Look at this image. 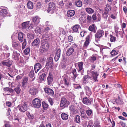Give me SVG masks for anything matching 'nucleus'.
I'll return each instance as SVG.
<instances>
[{
	"label": "nucleus",
	"instance_id": "obj_1",
	"mask_svg": "<svg viewBox=\"0 0 127 127\" xmlns=\"http://www.w3.org/2000/svg\"><path fill=\"white\" fill-rule=\"evenodd\" d=\"M56 7V5L55 3L53 2H50L48 5L47 11L49 14H52L54 12Z\"/></svg>",
	"mask_w": 127,
	"mask_h": 127
},
{
	"label": "nucleus",
	"instance_id": "obj_2",
	"mask_svg": "<svg viewBox=\"0 0 127 127\" xmlns=\"http://www.w3.org/2000/svg\"><path fill=\"white\" fill-rule=\"evenodd\" d=\"M53 66V60L51 57H49L45 65V68L47 69H51Z\"/></svg>",
	"mask_w": 127,
	"mask_h": 127
},
{
	"label": "nucleus",
	"instance_id": "obj_3",
	"mask_svg": "<svg viewBox=\"0 0 127 127\" xmlns=\"http://www.w3.org/2000/svg\"><path fill=\"white\" fill-rule=\"evenodd\" d=\"M33 106L35 108H39L41 106V101L38 98H35L32 101Z\"/></svg>",
	"mask_w": 127,
	"mask_h": 127
},
{
	"label": "nucleus",
	"instance_id": "obj_4",
	"mask_svg": "<svg viewBox=\"0 0 127 127\" xmlns=\"http://www.w3.org/2000/svg\"><path fill=\"white\" fill-rule=\"evenodd\" d=\"M28 105L26 102L22 104L19 108V110L21 112H24L27 110L28 108Z\"/></svg>",
	"mask_w": 127,
	"mask_h": 127
},
{
	"label": "nucleus",
	"instance_id": "obj_5",
	"mask_svg": "<svg viewBox=\"0 0 127 127\" xmlns=\"http://www.w3.org/2000/svg\"><path fill=\"white\" fill-rule=\"evenodd\" d=\"M69 103V101H67L65 98L64 97L61 100L60 106L61 107H62L63 108L67 107L68 106Z\"/></svg>",
	"mask_w": 127,
	"mask_h": 127
},
{
	"label": "nucleus",
	"instance_id": "obj_6",
	"mask_svg": "<svg viewBox=\"0 0 127 127\" xmlns=\"http://www.w3.org/2000/svg\"><path fill=\"white\" fill-rule=\"evenodd\" d=\"M104 34V31L103 30H97L95 35V38L99 39L102 37Z\"/></svg>",
	"mask_w": 127,
	"mask_h": 127
},
{
	"label": "nucleus",
	"instance_id": "obj_7",
	"mask_svg": "<svg viewBox=\"0 0 127 127\" xmlns=\"http://www.w3.org/2000/svg\"><path fill=\"white\" fill-rule=\"evenodd\" d=\"M53 79V75L52 73L49 72L47 79V84L48 85L51 86L52 85Z\"/></svg>",
	"mask_w": 127,
	"mask_h": 127
},
{
	"label": "nucleus",
	"instance_id": "obj_8",
	"mask_svg": "<svg viewBox=\"0 0 127 127\" xmlns=\"http://www.w3.org/2000/svg\"><path fill=\"white\" fill-rule=\"evenodd\" d=\"M41 44L42 47L44 49L47 50L49 48V44L47 41L42 40Z\"/></svg>",
	"mask_w": 127,
	"mask_h": 127
},
{
	"label": "nucleus",
	"instance_id": "obj_9",
	"mask_svg": "<svg viewBox=\"0 0 127 127\" xmlns=\"http://www.w3.org/2000/svg\"><path fill=\"white\" fill-rule=\"evenodd\" d=\"M78 66V72H80L81 75H83L84 69L83 67V62H80L77 63Z\"/></svg>",
	"mask_w": 127,
	"mask_h": 127
},
{
	"label": "nucleus",
	"instance_id": "obj_10",
	"mask_svg": "<svg viewBox=\"0 0 127 127\" xmlns=\"http://www.w3.org/2000/svg\"><path fill=\"white\" fill-rule=\"evenodd\" d=\"M40 45V40L38 38H36L34 39L32 43V45L34 47H38Z\"/></svg>",
	"mask_w": 127,
	"mask_h": 127
},
{
	"label": "nucleus",
	"instance_id": "obj_11",
	"mask_svg": "<svg viewBox=\"0 0 127 127\" xmlns=\"http://www.w3.org/2000/svg\"><path fill=\"white\" fill-rule=\"evenodd\" d=\"M12 45L13 48L17 50H19L21 47V45L19 43L14 41L12 42Z\"/></svg>",
	"mask_w": 127,
	"mask_h": 127
},
{
	"label": "nucleus",
	"instance_id": "obj_12",
	"mask_svg": "<svg viewBox=\"0 0 127 127\" xmlns=\"http://www.w3.org/2000/svg\"><path fill=\"white\" fill-rule=\"evenodd\" d=\"M84 88L87 95L88 96H90L92 94V92L90 87L86 85L84 86Z\"/></svg>",
	"mask_w": 127,
	"mask_h": 127
},
{
	"label": "nucleus",
	"instance_id": "obj_13",
	"mask_svg": "<svg viewBox=\"0 0 127 127\" xmlns=\"http://www.w3.org/2000/svg\"><path fill=\"white\" fill-rule=\"evenodd\" d=\"M20 56V54L19 53H18L16 51H13L12 57L14 60L18 61L19 59Z\"/></svg>",
	"mask_w": 127,
	"mask_h": 127
},
{
	"label": "nucleus",
	"instance_id": "obj_14",
	"mask_svg": "<svg viewBox=\"0 0 127 127\" xmlns=\"http://www.w3.org/2000/svg\"><path fill=\"white\" fill-rule=\"evenodd\" d=\"M61 52V50L60 48L58 49L54 57V60L56 62H57L59 60Z\"/></svg>",
	"mask_w": 127,
	"mask_h": 127
},
{
	"label": "nucleus",
	"instance_id": "obj_15",
	"mask_svg": "<svg viewBox=\"0 0 127 127\" xmlns=\"http://www.w3.org/2000/svg\"><path fill=\"white\" fill-rule=\"evenodd\" d=\"M82 101L84 104L87 105H90L91 104V101L86 96L85 97L83 98Z\"/></svg>",
	"mask_w": 127,
	"mask_h": 127
},
{
	"label": "nucleus",
	"instance_id": "obj_16",
	"mask_svg": "<svg viewBox=\"0 0 127 127\" xmlns=\"http://www.w3.org/2000/svg\"><path fill=\"white\" fill-rule=\"evenodd\" d=\"M70 76L72 78L74 79L78 75L76 73V70L75 69L72 70L70 74Z\"/></svg>",
	"mask_w": 127,
	"mask_h": 127
},
{
	"label": "nucleus",
	"instance_id": "obj_17",
	"mask_svg": "<svg viewBox=\"0 0 127 127\" xmlns=\"http://www.w3.org/2000/svg\"><path fill=\"white\" fill-rule=\"evenodd\" d=\"M2 65L4 66H6L10 67L12 64V61L11 60H8L4 61L2 62Z\"/></svg>",
	"mask_w": 127,
	"mask_h": 127
},
{
	"label": "nucleus",
	"instance_id": "obj_18",
	"mask_svg": "<svg viewBox=\"0 0 127 127\" xmlns=\"http://www.w3.org/2000/svg\"><path fill=\"white\" fill-rule=\"evenodd\" d=\"M74 51V49L71 47L69 48L66 50V55L67 56H71L73 54Z\"/></svg>",
	"mask_w": 127,
	"mask_h": 127
},
{
	"label": "nucleus",
	"instance_id": "obj_19",
	"mask_svg": "<svg viewBox=\"0 0 127 127\" xmlns=\"http://www.w3.org/2000/svg\"><path fill=\"white\" fill-rule=\"evenodd\" d=\"M45 92L49 95H52L54 94L53 90L50 88H45L44 89Z\"/></svg>",
	"mask_w": 127,
	"mask_h": 127
},
{
	"label": "nucleus",
	"instance_id": "obj_20",
	"mask_svg": "<svg viewBox=\"0 0 127 127\" xmlns=\"http://www.w3.org/2000/svg\"><path fill=\"white\" fill-rule=\"evenodd\" d=\"M96 27L95 24H93L90 25L88 29L90 31L92 32L95 33L96 32Z\"/></svg>",
	"mask_w": 127,
	"mask_h": 127
},
{
	"label": "nucleus",
	"instance_id": "obj_21",
	"mask_svg": "<svg viewBox=\"0 0 127 127\" xmlns=\"http://www.w3.org/2000/svg\"><path fill=\"white\" fill-rule=\"evenodd\" d=\"M90 72L92 74V77H93V79L95 81H97L98 80H97V76H98L99 74L97 73V72H95L93 71H91Z\"/></svg>",
	"mask_w": 127,
	"mask_h": 127
},
{
	"label": "nucleus",
	"instance_id": "obj_22",
	"mask_svg": "<svg viewBox=\"0 0 127 127\" xmlns=\"http://www.w3.org/2000/svg\"><path fill=\"white\" fill-rule=\"evenodd\" d=\"M41 66L39 63L35 64L34 66V69L35 72L37 73V72L41 68Z\"/></svg>",
	"mask_w": 127,
	"mask_h": 127
},
{
	"label": "nucleus",
	"instance_id": "obj_23",
	"mask_svg": "<svg viewBox=\"0 0 127 127\" xmlns=\"http://www.w3.org/2000/svg\"><path fill=\"white\" fill-rule=\"evenodd\" d=\"M80 28V25L76 24L73 26L72 30L74 32L79 33V29Z\"/></svg>",
	"mask_w": 127,
	"mask_h": 127
},
{
	"label": "nucleus",
	"instance_id": "obj_24",
	"mask_svg": "<svg viewBox=\"0 0 127 127\" xmlns=\"http://www.w3.org/2000/svg\"><path fill=\"white\" fill-rule=\"evenodd\" d=\"M91 77L88 75H85L84 76L83 78L82 81L84 84H86L89 82V79H90Z\"/></svg>",
	"mask_w": 127,
	"mask_h": 127
},
{
	"label": "nucleus",
	"instance_id": "obj_25",
	"mask_svg": "<svg viewBox=\"0 0 127 127\" xmlns=\"http://www.w3.org/2000/svg\"><path fill=\"white\" fill-rule=\"evenodd\" d=\"M75 13V11L73 10H71L67 11V15L68 17H70L73 16Z\"/></svg>",
	"mask_w": 127,
	"mask_h": 127
},
{
	"label": "nucleus",
	"instance_id": "obj_26",
	"mask_svg": "<svg viewBox=\"0 0 127 127\" xmlns=\"http://www.w3.org/2000/svg\"><path fill=\"white\" fill-rule=\"evenodd\" d=\"M92 16L89 15H87L86 16V19H85V21H83V22L84 23H86V21L88 23H89L92 21Z\"/></svg>",
	"mask_w": 127,
	"mask_h": 127
},
{
	"label": "nucleus",
	"instance_id": "obj_27",
	"mask_svg": "<svg viewBox=\"0 0 127 127\" xmlns=\"http://www.w3.org/2000/svg\"><path fill=\"white\" fill-rule=\"evenodd\" d=\"M30 93L32 95H35L37 93V90L36 88H31L29 91Z\"/></svg>",
	"mask_w": 127,
	"mask_h": 127
},
{
	"label": "nucleus",
	"instance_id": "obj_28",
	"mask_svg": "<svg viewBox=\"0 0 127 127\" xmlns=\"http://www.w3.org/2000/svg\"><path fill=\"white\" fill-rule=\"evenodd\" d=\"M32 21L36 25L38 24L40 22L39 18L37 16L33 17L32 18Z\"/></svg>",
	"mask_w": 127,
	"mask_h": 127
},
{
	"label": "nucleus",
	"instance_id": "obj_29",
	"mask_svg": "<svg viewBox=\"0 0 127 127\" xmlns=\"http://www.w3.org/2000/svg\"><path fill=\"white\" fill-rule=\"evenodd\" d=\"M42 38L43 40H45L47 41V40H49L50 39V37L49 35L47 33H45L42 35Z\"/></svg>",
	"mask_w": 127,
	"mask_h": 127
},
{
	"label": "nucleus",
	"instance_id": "obj_30",
	"mask_svg": "<svg viewBox=\"0 0 127 127\" xmlns=\"http://www.w3.org/2000/svg\"><path fill=\"white\" fill-rule=\"evenodd\" d=\"M28 81V79L27 78L25 77L23 78V81L22 82V86L23 87L25 88L26 87Z\"/></svg>",
	"mask_w": 127,
	"mask_h": 127
},
{
	"label": "nucleus",
	"instance_id": "obj_31",
	"mask_svg": "<svg viewBox=\"0 0 127 127\" xmlns=\"http://www.w3.org/2000/svg\"><path fill=\"white\" fill-rule=\"evenodd\" d=\"M30 21H27L22 23V27L23 29H28V26Z\"/></svg>",
	"mask_w": 127,
	"mask_h": 127
},
{
	"label": "nucleus",
	"instance_id": "obj_32",
	"mask_svg": "<svg viewBox=\"0 0 127 127\" xmlns=\"http://www.w3.org/2000/svg\"><path fill=\"white\" fill-rule=\"evenodd\" d=\"M18 38V40L22 42L24 40L23 34L22 32L19 33Z\"/></svg>",
	"mask_w": 127,
	"mask_h": 127
},
{
	"label": "nucleus",
	"instance_id": "obj_33",
	"mask_svg": "<svg viewBox=\"0 0 127 127\" xmlns=\"http://www.w3.org/2000/svg\"><path fill=\"white\" fill-rule=\"evenodd\" d=\"M61 116L62 119L63 120H66L68 118V115L65 113H62L61 114Z\"/></svg>",
	"mask_w": 127,
	"mask_h": 127
},
{
	"label": "nucleus",
	"instance_id": "obj_34",
	"mask_svg": "<svg viewBox=\"0 0 127 127\" xmlns=\"http://www.w3.org/2000/svg\"><path fill=\"white\" fill-rule=\"evenodd\" d=\"M87 109L86 111V113L88 116H91L93 114V110L89 107H87Z\"/></svg>",
	"mask_w": 127,
	"mask_h": 127
},
{
	"label": "nucleus",
	"instance_id": "obj_35",
	"mask_svg": "<svg viewBox=\"0 0 127 127\" xmlns=\"http://www.w3.org/2000/svg\"><path fill=\"white\" fill-rule=\"evenodd\" d=\"M30 67L32 68V69L29 74V76L30 78H32L34 77V73L33 67L31 66Z\"/></svg>",
	"mask_w": 127,
	"mask_h": 127
},
{
	"label": "nucleus",
	"instance_id": "obj_36",
	"mask_svg": "<svg viewBox=\"0 0 127 127\" xmlns=\"http://www.w3.org/2000/svg\"><path fill=\"white\" fill-rule=\"evenodd\" d=\"M7 13V10L5 9L1 10L0 12V15L2 16H4Z\"/></svg>",
	"mask_w": 127,
	"mask_h": 127
},
{
	"label": "nucleus",
	"instance_id": "obj_37",
	"mask_svg": "<svg viewBox=\"0 0 127 127\" xmlns=\"http://www.w3.org/2000/svg\"><path fill=\"white\" fill-rule=\"evenodd\" d=\"M86 11L89 14H92L94 12V9L89 7L86 8Z\"/></svg>",
	"mask_w": 127,
	"mask_h": 127
},
{
	"label": "nucleus",
	"instance_id": "obj_38",
	"mask_svg": "<svg viewBox=\"0 0 127 127\" xmlns=\"http://www.w3.org/2000/svg\"><path fill=\"white\" fill-rule=\"evenodd\" d=\"M108 12H107V11L106 10H105V11L104 10V12L103 13L102 16L105 20H107V17H108Z\"/></svg>",
	"mask_w": 127,
	"mask_h": 127
},
{
	"label": "nucleus",
	"instance_id": "obj_39",
	"mask_svg": "<svg viewBox=\"0 0 127 127\" xmlns=\"http://www.w3.org/2000/svg\"><path fill=\"white\" fill-rule=\"evenodd\" d=\"M27 6L28 8L29 9H32L33 7V3L31 1H29L27 3Z\"/></svg>",
	"mask_w": 127,
	"mask_h": 127
},
{
	"label": "nucleus",
	"instance_id": "obj_40",
	"mask_svg": "<svg viewBox=\"0 0 127 127\" xmlns=\"http://www.w3.org/2000/svg\"><path fill=\"white\" fill-rule=\"evenodd\" d=\"M111 9V6L108 4L107 3L106 5V7H105L104 8V10H106L107 12H108L110 11Z\"/></svg>",
	"mask_w": 127,
	"mask_h": 127
},
{
	"label": "nucleus",
	"instance_id": "obj_41",
	"mask_svg": "<svg viewBox=\"0 0 127 127\" xmlns=\"http://www.w3.org/2000/svg\"><path fill=\"white\" fill-rule=\"evenodd\" d=\"M14 90L18 94H19L21 91L20 86H18L14 89Z\"/></svg>",
	"mask_w": 127,
	"mask_h": 127
},
{
	"label": "nucleus",
	"instance_id": "obj_42",
	"mask_svg": "<svg viewBox=\"0 0 127 127\" xmlns=\"http://www.w3.org/2000/svg\"><path fill=\"white\" fill-rule=\"evenodd\" d=\"M75 5L77 7H81L82 6V2L80 0L77 1L75 2Z\"/></svg>",
	"mask_w": 127,
	"mask_h": 127
},
{
	"label": "nucleus",
	"instance_id": "obj_43",
	"mask_svg": "<svg viewBox=\"0 0 127 127\" xmlns=\"http://www.w3.org/2000/svg\"><path fill=\"white\" fill-rule=\"evenodd\" d=\"M46 74L45 73H42L41 75L39 76V79L41 81H43L44 79L46 77Z\"/></svg>",
	"mask_w": 127,
	"mask_h": 127
},
{
	"label": "nucleus",
	"instance_id": "obj_44",
	"mask_svg": "<svg viewBox=\"0 0 127 127\" xmlns=\"http://www.w3.org/2000/svg\"><path fill=\"white\" fill-rule=\"evenodd\" d=\"M80 117L79 115H77L74 118V120L77 123L80 122Z\"/></svg>",
	"mask_w": 127,
	"mask_h": 127
},
{
	"label": "nucleus",
	"instance_id": "obj_45",
	"mask_svg": "<svg viewBox=\"0 0 127 127\" xmlns=\"http://www.w3.org/2000/svg\"><path fill=\"white\" fill-rule=\"evenodd\" d=\"M27 36L28 38L31 40L33 39L34 37V35L31 33H28L27 34Z\"/></svg>",
	"mask_w": 127,
	"mask_h": 127
},
{
	"label": "nucleus",
	"instance_id": "obj_46",
	"mask_svg": "<svg viewBox=\"0 0 127 127\" xmlns=\"http://www.w3.org/2000/svg\"><path fill=\"white\" fill-rule=\"evenodd\" d=\"M42 105L43 108L44 110H46L49 106L44 101L42 102Z\"/></svg>",
	"mask_w": 127,
	"mask_h": 127
},
{
	"label": "nucleus",
	"instance_id": "obj_47",
	"mask_svg": "<svg viewBox=\"0 0 127 127\" xmlns=\"http://www.w3.org/2000/svg\"><path fill=\"white\" fill-rule=\"evenodd\" d=\"M30 49L29 48H27L24 50V53L25 55H27L29 53Z\"/></svg>",
	"mask_w": 127,
	"mask_h": 127
},
{
	"label": "nucleus",
	"instance_id": "obj_48",
	"mask_svg": "<svg viewBox=\"0 0 127 127\" xmlns=\"http://www.w3.org/2000/svg\"><path fill=\"white\" fill-rule=\"evenodd\" d=\"M115 102L116 103L121 104L122 103L123 101H122L121 98L119 96H118V99H116L115 100Z\"/></svg>",
	"mask_w": 127,
	"mask_h": 127
},
{
	"label": "nucleus",
	"instance_id": "obj_49",
	"mask_svg": "<svg viewBox=\"0 0 127 127\" xmlns=\"http://www.w3.org/2000/svg\"><path fill=\"white\" fill-rule=\"evenodd\" d=\"M89 60L92 62H93L96 60V58L95 57L92 56L89 58Z\"/></svg>",
	"mask_w": 127,
	"mask_h": 127
},
{
	"label": "nucleus",
	"instance_id": "obj_50",
	"mask_svg": "<svg viewBox=\"0 0 127 127\" xmlns=\"http://www.w3.org/2000/svg\"><path fill=\"white\" fill-rule=\"evenodd\" d=\"M110 41L112 42H115L116 39V37L112 35H110Z\"/></svg>",
	"mask_w": 127,
	"mask_h": 127
},
{
	"label": "nucleus",
	"instance_id": "obj_51",
	"mask_svg": "<svg viewBox=\"0 0 127 127\" xmlns=\"http://www.w3.org/2000/svg\"><path fill=\"white\" fill-rule=\"evenodd\" d=\"M35 31L36 33H41V29L40 28L38 27H36V29L35 30Z\"/></svg>",
	"mask_w": 127,
	"mask_h": 127
},
{
	"label": "nucleus",
	"instance_id": "obj_52",
	"mask_svg": "<svg viewBox=\"0 0 127 127\" xmlns=\"http://www.w3.org/2000/svg\"><path fill=\"white\" fill-rule=\"evenodd\" d=\"M74 88L79 89H82L81 86L79 84H74Z\"/></svg>",
	"mask_w": 127,
	"mask_h": 127
},
{
	"label": "nucleus",
	"instance_id": "obj_53",
	"mask_svg": "<svg viewBox=\"0 0 127 127\" xmlns=\"http://www.w3.org/2000/svg\"><path fill=\"white\" fill-rule=\"evenodd\" d=\"M117 123L118 124H120L123 127H125L126 126V123L121 121H119L118 122H117Z\"/></svg>",
	"mask_w": 127,
	"mask_h": 127
},
{
	"label": "nucleus",
	"instance_id": "obj_54",
	"mask_svg": "<svg viewBox=\"0 0 127 127\" xmlns=\"http://www.w3.org/2000/svg\"><path fill=\"white\" fill-rule=\"evenodd\" d=\"M52 27H46L44 30V31L45 32H47L49 30H50V28H52Z\"/></svg>",
	"mask_w": 127,
	"mask_h": 127
},
{
	"label": "nucleus",
	"instance_id": "obj_55",
	"mask_svg": "<svg viewBox=\"0 0 127 127\" xmlns=\"http://www.w3.org/2000/svg\"><path fill=\"white\" fill-rule=\"evenodd\" d=\"M72 113L73 114H76L78 112V110L77 109L76 107H75L74 109L71 111Z\"/></svg>",
	"mask_w": 127,
	"mask_h": 127
},
{
	"label": "nucleus",
	"instance_id": "obj_56",
	"mask_svg": "<svg viewBox=\"0 0 127 127\" xmlns=\"http://www.w3.org/2000/svg\"><path fill=\"white\" fill-rule=\"evenodd\" d=\"M26 44L27 43L26 41V39H24V41L22 43V49H24L25 48V47L26 45Z\"/></svg>",
	"mask_w": 127,
	"mask_h": 127
},
{
	"label": "nucleus",
	"instance_id": "obj_57",
	"mask_svg": "<svg viewBox=\"0 0 127 127\" xmlns=\"http://www.w3.org/2000/svg\"><path fill=\"white\" fill-rule=\"evenodd\" d=\"M48 100L50 104L51 105H52L53 103V99L51 98H49L48 99Z\"/></svg>",
	"mask_w": 127,
	"mask_h": 127
},
{
	"label": "nucleus",
	"instance_id": "obj_58",
	"mask_svg": "<svg viewBox=\"0 0 127 127\" xmlns=\"http://www.w3.org/2000/svg\"><path fill=\"white\" fill-rule=\"evenodd\" d=\"M111 53V55L113 56H114L115 55L117 54V52L114 50H113Z\"/></svg>",
	"mask_w": 127,
	"mask_h": 127
},
{
	"label": "nucleus",
	"instance_id": "obj_59",
	"mask_svg": "<svg viewBox=\"0 0 127 127\" xmlns=\"http://www.w3.org/2000/svg\"><path fill=\"white\" fill-rule=\"evenodd\" d=\"M64 82L65 85H66L67 86H68L69 85V82L65 78L64 79Z\"/></svg>",
	"mask_w": 127,
	"mask_h": 127
},
{
	"label": "nucleus",
	"instance_id": "obj_60",
	"mask_svg": "<svg viewBox=\"0 0 127 127\" xmlns=\"http://www.w3.org/2000/svg\"><path fill=\"white\" fill-rule=\"evenodd\" d=\"M76 107V106L75 104L72 105L70 107L69 109L71 111Z\"/></svg>",
	"mask_w": 127,
	"mask_h": 127
},
{
	"label": "nucleus",
	"instance_id": "obj_61",
	"mask_svg": "<svg viewBox=\"0 0 127 127\" xmlns=\"http://www.w3.org/2000/svg\"><path fill=\"white\" fill-rule=\"evenodd\" d=\"M36 7L37 8H39L41 7L40 3L38 2L36 4Z\"/></svg>",
	"mask_w": 127,
	"mask_h": 127
},
{
	"label": "nucleus",
	"instance_id": "obj_62",
	"mask_svg": "<svg viewBox=\"0 0 127 127\" xmlns=\"http://www.w3.org/2000/svg\"><path fill=\"white\" fill-rule=\"evenodd\" d=\"M89 43V42L85 41L84 45V47L86 48L88 46Z\"/></svg>",
	"mask_w": 127,
	"mask_h": 127
},
{
	"label": "nucleus",
	"instance_id": "obj_63",
	"mask_svg": "<svg viewBox=\"0 0 127 127\" xmlns=\"http://www.w3.org/2000/svg\"><path fill=\"white\" fill-rule=\"evenodd\" d=\"M87 121H85L82 122V126L83 127H86L87 124Z\"/></svg>",
	"mask_w": 127,
	"mask_h": 127
},
{
	"label": "nucleus",
	"instance_id": "obj_64",
	"mask_svg": "<svg viewBox=\"0 0 127 127\" xmlns=\"http://www.w3.org/2000/svg\"><path fill=\"white\" fill-rule=\"evenodd\" d=\"M68 39L69 42H71L73 40V38L71 35H69L68 37Z\"/></svg>",
	"mask_w": 127,
	"mask_h": 127
}]
</instances>
